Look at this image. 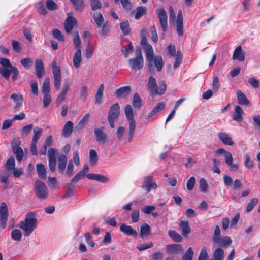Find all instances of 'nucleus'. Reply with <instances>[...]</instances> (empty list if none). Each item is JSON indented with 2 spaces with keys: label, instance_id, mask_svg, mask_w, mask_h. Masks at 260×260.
<instances>
[{
  "label": "nucleus",
  "instance_id": "de8ad7c7",
  "mask_svg": "<svg viewBox=\"0 0 260 260\" xmlns=\"http://www.w3.org/2000/svg\"><path fill=\"white\" fill-rule=\"evenodd\" d=\"M146 53V58L147 61H148V68L149 69L151 70V69H152L153 66V62H154V52L153 51H152L151 52H148Z\"/></svg>",
  "mask_w": 260,
  "mask_h": 260
},
{
  "label": "nucleus",
  "instance_id": "ddd939ff",
  "mask_svg": "<svg viewBox=\"0 0 260 260\" xmlns=\"http://www.w3.org/2000/svg\"><path fill=\"white\" fill-rule=\"evenodd\" d=\"M19 145L20 142H17L14 144H12V147L13 152L16 155L17 160L19 162H21L24 156V153L22 149L19 146Z\"/></svg>",
  "mask_w": 260,
  "mask_h": 260
},
{
  "label": "nucleus",
  "instance_id": "2eb2a0df",
  "mask_svg": "<svg viewBox=\"0 0 260 260\" xmlns=\"http://www.w3.org/2000/svg\"><path fill=\"white\" fill-rule=\"evenodd\" d=\"M120 230L125 234L133 237H137L138 233L136 230L134 229L131 226L125 223H122L120 227Z\"/></svg>",
  "mask_w": 260,
  "mask_h": 260
},
{
  "label": "nucleus",
  "instance_id": "774afa93",
  "mask_svg": "<svg viewBox=\"0 0 260 260\" xmlns=\"http://www.w3.org/2000/svg\"><path fill=\"white\" fill-rule=\"evenodd\" d=\"M208 254L207 249L205 247L202 248L201 251L198 257V260H206L207 258Z\"/></svg>",
  "mask_w": 260,
  "mask_h": 260
},
{
  "label": "nucleus",
  "instance_id": "a878e982",
  "mask_svg": "<svg viewBox=\"0 0 260 260\" xmlns=\"http://www.w3.org/2000/svg\"><path fill=\"white\" fill-rule=\"evenodd\" d=\"M243 111L240 106H236L233 114V118L237 121H240L242 120V113Z\"/></svg>",
  "mask_w": 260,
  "mask_h": 260
},
{
  "label": "nucleus",
  "instance_id": "603ef678",
  "mask_svg": "<svg viewBox=\"0 0 260 260\" xmlns=\"http://www.w3.org/2000/svg\"><path fill=\"white\" fill-rule=\"evenodd\" d=\"M50 79L49 77H47L44 79V82L43 83L42 92L44 93H49L50 88Z\"/></svg>",
  "mask_w": 260,
  "mask_h": 260
},
{
  "label": "nucleus",
  "instance_id": "680f3d73",
  "mask_svg": "<svg viewBox=\"0 0 260 260\" xmlns=\"http://www.w3.org/2000/svg\"><path fill=\"white\" fill-rule=\"evenodd\" d=\"M21 64L26 69H29L30 67L31 64L32 63V60L30 58H25L21 60Z\"/></svg>",
  "mask_w": 260,
  "mask_h": 260
},
{
  "label": "nucleus",
  "instance_id": "f03ea898",
  "mask_svg": "<svg viewBox=\"0 0 260 260\" xmlns=\"http://www.w3.org/2000/svg\"><path fill=\"white\" fill-rule=\"evenodd\" d=\"M160 87L158 88L155 78L152 76H150L147 85L149 93L153 95L163 94L167 89V84L165 81H162L160 82Z\"/></svg>",
  "mask_w": 260,
  "mask_h": 260
},
{
  "label": "nucleus",
  "instance_id": "393cba45",
  "mask_svg": "<svg viewBox=\"0 0 260 260\" xmlns=\"http://www.w3.org/2000/svg\"><path fill=\"white\" fill-rule=\"evenodd\" d=\"M81 61V49L79 48L77 50L73 56V61L74 67L76 68H78L80 67Z\"/></svg>",
  "mask_w": 260,
  "mask_h": 260
},
{
  "label": "nucleus",
  "instance_id": "f704fd0d",
  "mask_svg": "<svg viewBox=\"0 0 260 260\" xmlns=\"http://www.w3.org/2000/svg\"><path fill=\"white\" fill-rule=\"evenodd\" d=\"M220 140L225 145H232L234 143L229 136L224 133H220L218 134Z\"/></svg>",
  "mask_w": 260,
  "mask_h": 260
},
{
  "label": "nucleus",
  "instance_id": "49530a36",
  "mask_svg": "<svg viewBox=\"0 0 260 260\" xmlns=\"http://www.w3.org/2000/svg\"><path fill=\"white\" fill-rule=\"evenodd\" d=\"M134 50V46L131 42H129V44L127 47L122 46L121 52L124 55L125 57H127L129 52H132Z\"/></svg>",
  "mask_w": 260,
  "mask_h": 260
},
{
  "label": "nucleus",
  "instance_id": "0eeeda50",
  "mask_svg": "<svg viewBox=\"0 0 260 260\" xmlns=\"http://www.w3.org/2000/svg\"><path fill=\"white\" fill-rule=\"evenodd\" d=\"M124 113L129 124V130H135L136 121L134 117L133 109L130 105H126L125 106Z\"/></svg>",
  "mask_w": 260,
  "mask_h": 260
},
{
  "label": "nucleus",
  "instance_id": "864d4df0",
  "mask_svg": "<svg viewBox=\"0 0 260 260\" xmlns=\"http://www.w3.org/2000/svg\"><path fill=\"white\" fill-rule=\"evenodd\" d=\"M15 162L14 157H10L7 161L5 167L7 171H10L14 169Z\"/></svg>",
  "mask_w": 260,
  "mask_h": 260
},
{
  "label": "nucleus",
  "instance_id": "4be33fe9",
  "mask_svg": "<svg viewBox=\"0 0 260 260\" xmlns=\"http://www.w3.org/2000/svg\"><path fill=\"white\" fill-rule=\"evenodd\" d=\"M15 66H12L11 67H0V75L6 81L10 80V75L12 73V70Z\"/></svg>",
  "mask_w": 260,
  "mask_h": 260
},
{
  "label": "nucleus",
  "instance_id": "20e7f679",
  "mask_svg": "<svg viewBox=\"0 0 260 260\" xmlns=\"http://www.w3.org/2000/svg\"><path fill=\"white\" fill-rule=\"evenodd\" d=\"M120 106L117 103L111 106L107 117L110 128L114 127L115 121L118 119L120 114Z\"/></svg>",
  "mask_w": 260,
  "mask_h": 260
},
{
  "label": "nucleus",
  "instance_id": "b1692460",
  "mask_svg": "<svg viewBox=\"0 0 260 260\" xmlns=\"http://www.w3.org/2000/svg\"><path fill=\"white\" fill-rule=\"evenodd\" d=\"M104 85L103 84H100L95 95V104L100 105L102 103V98L103 96V91Z\"/></svg>",
  "mask_w": 260,
  "mask_h": 260
},
{
  "label": "nucleus",
  "instance_id": "473e14b6",
  "mask_svg": "<svg viewBox=\"0 0 260 260\" xmlns=\"http://www.w3.org/2000/svg\"><path fill=\"white\" fill-rule=\"evenodd\" d=\"M168 235L174 242H181L183 240L181 235L177 233L175 230H169L168 231Z\"/></svg>",
  "mask_w": 260,
  "mask_h": 260
},
{
  "label": "nucleus",
  "instance_id": "c85d7f7f",
  "mask_svg": "<svg viewBox=\"0 0 260 260\" xmlns=\"http://www.w3.org/2000/svg\"><path fill=\"white\" fill-rule=\"evenodd\" d=\"M213 260H223L224 257V252L223 249L221 247H218L213 252Z\"/></svg>",
  "mask_w": 260,
  "mask_h": 260
},
{
  "label": "nucleus",
  "instance_id": "79ce46f5",
  "mask_svg": "<svg viewBox=\"0 0 260 260\" xmlns=\"http://www.w3.org/2000/svg\"><path fill=\"white\" fill-rule=\"evenodd\" d=\"M154 66L157 71H160L164 66V61L160 55L156 56L154 58Z\"/></svg>",
  "mask_w": 260,
  "mask_h": 260
},
{
  "label": "nucleus",
  "instance_id": "ea45409f",
  "mask_svg": "<svg viewBox=\"0 0 260 260\" xmlns=\"http://www.w3.org/2000/svg\"><path fill=\"white\" fill-rule=\"evenodd\" d=\"M147 8L145 6H138L136 8V13L135 18L136 20L140 19L143 16L146 14Z\"/></svg>",
  "mask_w": 260,
  "mask_h": 260
},
{
  "label": "nucleus",
  "instance_id": "72a5a7b5",
  "mask_svg": "<svg viewBox=\"0 0 260 260\" xmlns=\"http://www.w3.org/2000/svg\"><path fill=\"white\" fill-rule=\"evenodd\" d=\"M150 226L147 223H144L140 226V235L141 238H143L144 236H147L150 234Z\"/></svg>",
  "mask_w": 260,
  "mask_h": 260
},
{
  "label": "nucleus",
  "instance_id": "423d86ee",
  "mask_svg": "<svg viewBox=\"0 0 260 260\" xmlns=\"http://www.w3.org/2000/svg\"><path fill=\"white\" fill-rule=\"evenodd\" d=\"M9 216L7 205L2 202L0 205V226L4 229L6 227Z\"/></svg>",
  "mask_w": 260,
  "mask_h": 260
},
{
  "label": "nucleus",
  "instance_id": "58836bf2",
  "mask_svg": "<svg viewBox=\"0 0 260 260\" xmlns=\"http://www.w3.org/2000/svg\"><path fill=\"white\" fill-rule=\"evenodd\" d=\"M65 187L68 188V190L66 194L63 196V198H68L73 196L75 193V186L71 182H68L64 185Z\"/></svg>",
  "mask_w": 260,
  "mask_h": 260
},
{
  "label": "nucleus",
  "instance_id": "338daca9",
  "mask_svg": "<svg viewBox=\"0 0 260 260\" xmlns=\"http://www.w3.org/2000/svg\"><path fill=\"white\" fill-rule=\"evenodd\" d=\"M248 83L254 88H257L259 86V82L254 77L249 78L248 79Z\"/></svg>",
  "mask_w": 260,
  "mask_h": 260
},
{
  "label": "nucleus",
  "instance_id": "f8f14e48",
  "mask_svg": "<svg viewBox=\"0 0 260 260\" xmlns=\"http://www.w3.org/2000/svg\"><path fill=\"white\" fill-rule=\"evenodd\" d=\"M94 137L99 144H104L108 142L109 136L104 131H94Z\"/></svg>",
  "mask_w": 260,
  "mask_h": 260
},
{
  "label": "nucleus",
  "instance_id": "13d9d810",
  "mask_svg": "<svg viewBox=\"0 0 260 260\" xmlns=\"http://www.w3.org/2000/svg\"><path fill=\"white\" fill-rule=\"evenodd\" d=\"M42 94L43 95V107L46 108L49 106L51 101V97L49 93H44Z\"/></svg>",
  "mask_w": 260,
  "mask_h": 260
},
{
  "label": "nucleus",
  "instance_id": "e433bc0d",
  "mask_svg": "<svg viewBox=\"0 0 260 260\" xmlns=\"http://www.w3.org/2000/svg\"><path fill=\"white\" fill-rule=\"evenodd\" d=\"M36 168L39 177L41 178H45L47 173L45 166L42 163L37 164Z\"/></svg>",
  "mask_w": 260,
  "mask_h": 260
},
{
  "label": "nucleus",
  "instance_id": "0e129e2a",
  "mask_svg": "<svg viewBox=\"0 0 260 260\" xmlns=\"http://www.w3.org/2000/svg\"><path fill=\"white\" fill-rule=\"evenodd\" d=\"M193 252L191 247H189L182 256L183 260H192Z\"/></svg>",
  "mask_w": 260,
  "mask_h": 260
},
{
  "label": "nucleus",
  "instance_id": "c9c22d12",
  "mask_svg": "<svg viewBox=\"0 0 260 260\" xmlns=\"http://www.w3.org/2000/svg\"><path fill=\"white\" fill-rule=\"evenodd\" d=\"M93 19L95 24L98 28H100L101 25L104 23V19L101 13H95L93 14Z\"/></svg>",
  "mask_w": 260,
  "mask_h": 260
},
{
  "label": "nucleus",
  "instance_id": "1a4fd4ad",
  "mask_svg": "<svg viewBox=\"0 0 260 260\" xmlns=\"http://www.w3.org/2000/svg\"><path fill=\"white\" fill-rule=\"evenodd\" d=\"M214 245L221 247H226L232 243V240L229 236L219 237L213 240Z\"/></svg>",
  "mask_w": 260,
  "mask_h": 260
},
{
  "label": "nucleus",
  "instance_id": "bb28decb",
  "mask_svg": "<svg viewBox=\"0 0 260 260\" xmlns=\"http://www.w3.org/2000/svg\"><path fill=\"white\" fill-rule=\"evenodd\" d=\"M237 95L238 102L240 105H248L249 104L250 101L241 91H238Z\"/></svg>",
  "mask_w": 260,
  "mask_h": 260
},
{
  "label": "nucleus",
  "instance_id": "dca6fc26",
  "mask_svg": "<svg viewBox=\"0 0 260 260\" xmlns=\"http://www.w3.org/2000/svg\"><path fill=\"white\" fill-rule=\"evenodd\" d=\"M86 176L90 180H95L102 183H106L109 181L107 177L100 174L89 173L87 174Z\"/></svg>",
  "mask_w": 260,
  "mask_h": 260
},
{
  "label": "nucleus",
  "instance_id": "8fccbe9b",
  "mask_svg": "<svg viewBox=\"0 0 260 260\" xmlns=\"http://www.w3.org/2000/svg\"><path fill=\"white\" fill-rule=\"evenodd\" d=\"M90 2L91 9L92 11H95L102 8V3L100 0H89Z\"/></svg>",
  "mask_w": 260,
  "mask_h": 260
},
{
  "label": "nucleus",
  "instance_id": "9d476101",
  "mask_svg": "<svg viewBox=\"0 0 260 260\" xmlns=\"http://www.w3.org/2000/svg\"><path fill=\"white\" fill-rule=\"evenodd\" d=\"M146 30L145 29H142L141 31V39L140 44L143 49L146 51L151 52L153 51L152 46L148 43L147 39L146 36Z\"/></svg>",
  "mask_w": 260,
  "mask_h": 260
},
{
  "label": "nucleus",
  "instance_id": "09e8293b",
  "mask_svg": "<svg viewBox=\"0 0 260 260\" xmlns=\"http://www.w3.org/2000/svg\"><path fill=\"white\" fill-rule=\"evenodd\" d=\"M175 58L173 68L176 69L181 64L182 61L183 55L181 51L178 50Z\"/></svg>",
  "mask_w": 260,
  "mask_h": 260
},
{
  "label": "nucleus",
  "instance_id": "cd10ccee",
  "mask_svg": "<svg viewBox=\"0 0 260 260\" xmlns=\"http://www.w3.org/2000/svg\"><path fill=\"white\" fill-rule=\"evenodd\" d=\"M101 30L100 31V35L101 37L105 38L110 32V25L108 22H106L101 25Z\"/></svg>",
  "mask_w": 260,
  "mask_h": 260
},
{
  "label": "nucleus",
  "instance_id": "9b49d317",
  "mask_svg": "<svg viewBox=\"0 0 260 260\" xmlns=\"http://www.w3.org/2000/svg\"><path fill=\"white\" fill-rule=\"evenodd\" d=\"M128 64L132 70H141L144 65L143 58L135 57L128 60Z\"/></svg>",
  "mask_w": 260,
  "mask_h": 260
},
{
  "label": "nucleus",
  "instance_id": "5fc2aeb1",
  "mask_svg": "<svg viewBox=\"0 0 260 260\" xmlns=\"http://www.w3.org/2000/svg\"><path fill=\"white\" fill-rule=\"evenodd\" d=\"M176 31L179 37H182L184 34L183 21H181L180 19L176 21Z\"/></svg>",
  "mask_w": 260,
  "mask_h": 260
},
{
  "label": "nucleus",
  "instance_id": "a18cd8bd",
  "mask_svg": "<svg viewBox=\"0 0 260 260\" xmlns=\"http://www.w3.org/2000/svg\"><path fill=\"white\" fill-rule=\"evenodd\" d=\"M58 154V149L50 148L48 151V161H56V155Z\"/></svg>",
  "mask_w": 260,
  "mask_h": 260
},
{
  "label": "nucleus",
  "instance_id": "c756f323",
  "mask_svg": "<svg viewBox=\"0 0 260 260\" xmlns=\"http://www.w3.org/2000/svg\"><path fill=\"white\" fill-rule=\"evenodd\" d=\"M89 113H87L85 115V116L80 120L76 126L77 130H80L84 128L89 121Z\"/></svg>",
  "mask_w": 260,
  "mask_h": 260
},
{
  "label": "nucleus",
  "instance_id": "6ab92c4d",
  "mask_svg": "<svg viewBox=\"0 0 260 260\" xmlns=\"http://www.w3.org/2000/svg\"><path fill=\"white\" fill-rule=\"evenodd\" d=\"M131 88L129 86H125L117 89L115 91V95L117 98H125L129 94Z\"/></svg>",
  "mask_w": 260,
  "mask_h": 260
},
{
  "label": "nucleus",
  "instance_id": "aec40b11",
  "mask_svg": "<svg viewBox=\"0 0 260 260\" xmlns=\"http://www.w3.org/2000/svg\"><path fill=\"white\" fill-rule=\"evenodd\" d=\"M245 52L242 50V47L239 46L236 48L233 55V59L243 61L245 59Z\"/></svg>",
  "mask_w": 260,
  "mask_h": 260
},
{
  "label": "nucleus",
  "instance_id": "f3484780",
  "mask_svg": "<svg viewBox=\"0 0 260 260\" xmlns=\"http://www.w3.org/2000/svg\"><path fill=\"white\" fill-rule=\"evenodd\" d=\"M35 74L38 78H41L43 76L44 71V67L43 61L40 59H36L35 63Z\"/></svg>",
  "mask_w": 260,
  "mask_h": 260
},
{
  "label": "nucleus",
  "instance_id": "412c9836",
  "mask_svg": "<svg viewBox=\"0 0 260 260\" xmlns=\"http://www.w3.org/2000/svg\"><path fill=\"white\" fill-rule=\"evenodd\" d=\"M179 227L182 231V235L184 237H186L191 232V229L188 221L182 220L179 224Z\"/></svg>",
  "mask_w": 260,
  "mask_h": 260
},
{
  "label": "nucleus",
  "instance_id": "052dcab7",
  "mask_svg": "<svg viewBox=\"0 0 260 260\" xmlns=\"http://www.w3.org/2000/svg\"><path fill=\"white\" fill-rule=\"evenodd\" d=\"M47 8L50 11H54L57 9V4L53 0H47L46 2Z\"/></svg>",
  "mask_w": 260,
  "mask_h": 260
},
{
  "label": "nucleus",
  "instance_id": "7c9ffc66",
  "mask_svg": "<svg viewBox=\"0 0 260 260\" xmlns=\"http://www.w3.org/2000/svg\"><path fill=\"white\" fill-rule=\"evenodd\" d=\"M132 104L137 109L141 108L142 106V100L138 92L135 93L133 95Z\"/></svg>",
  "mask_w": 260,
  "mask_h": 260
},
{
  "label": "nucleus",
  "instance_id": "2f4dec72",
  "mask_svg": "<svg viewBox=\"0 0 260 260\" xmlns=\"http://www.w3.org/2000/svg\"><path fill=\"white\" fill-rule=\"evenodd\" d=\"M120 28L124 36L128 35L131 32V28L128 20L121 22L119 24Z\"/></svg>",
  "mask_w": 260,
  "mask_h": 260
},
{
  "label": "nucleus",
  "instance_id": "6e6d98bb",
  "mask_svg": "<svg viewBox=\"0 0 260 260\" xmlns=\"http://www.w3.org/2000/svg\"><path fill=\"white\" fill-rule=\"evenodd\" d=\"M199 190L203 192H206L208 189V184L205 178H202L199 181Z\"/></svg>",
  "mask_w": 260,
  "mask_h": 260
},
{
  "label": "nucleus",
  "instance_id": "e2e57ef3",
  "mask_svg": "<svg viewBox=\"0 0 260 260\" xmlns=\"http://www.w3.org/2000/svg\"><path fill=\"white\" fill-rule=\"evenodd\" d=\"M73 43L75 45V47L77 49L79 48L81 49V41L80 40L78 32L77 31L75 36L73 39Z\"/></svg>",
  "mask_w": 260,
  "mask_h": 260
},
{
  "label": "nucleus",
  "instance_id": "c03bdc74",
  "mask_svg": "<svg viewBox=\"0 0 260 260\" xmlns=\"http://www.w3.org/2000/svg\"><path fill=\"white\" fill-rule=\"evenodd\" d=\"M98 161V155L96 151L91 149L89 151V163L91 165H94Z\"/></svg>",
  "mask_w": 260,
  "mask_h": 260
},
{
  "label": "nucleus",
  "instance_id": "4d7b16f0",
  "mask_svg": "<svg viewBox=\"0 0 260 260\" xmlns=\"http://www.w3.org/2000/svg\"><path fill=\"white\" fill-rule=\"evenodd\" d=\"M52 35L53 37L58 40L63 42L64 41V37L61 32V31L58 29H54L52 31Z\"/></svg>",
  "mask_w": 260,
  "mask_h": 260
},
{
  "label": "nucleus",
  "instance_id": "4468645a",
  "mask_svg": "<svg viewBox=\"0 0 260 260\" xmlns=\"http://www.w3.org/2000/svg\"><path fill=\"white\" fill-rule=\"evenodd\" d=\"M166 250L168 253L176 254L182 252V248L180 244H172L167 245Z\"/></svg>",
  "mask_w": 260,
  "mask_h": 260
},
{
  "label": "nucleus",
  "instance_id": "39448f33",
  "mask_svg": "<svg viewBox=\"0 0 260 260\" xmlns=\"http://www.w3.org/2000/svg\"><path fill=\"white\" fill-rule=\"evenodd\" d=\"M141 188L145 190L147 193L150 192L152 189H157V185L152 175H148L144 177L142 182Z\"/></svg>",
  "mask_w": 260,
  "mask_h": 260
},
{
  "label": "nucleus",
  "instance_id": "4c0bfd02",
  "mask_svg": "<svg viewBox=\"0 0 260 260\" xmlns=\"http://www.w3.org/2000/svg\"><path fill=\"white\" fill-rule=\"evenodd\" d=\"M67 161V158L64 155H61L58 158V170L62 173L65 169Z\"/></svg>",
  "mask_w": 260,
  "mask_h": 260
},
{
  "label": "nucleus",
  "instance_id": "5701e85b",
  "mask_svg": "<svg viewBox=\"0 0 260 260\" xmlns=\"http://www.w3.org/2000/svg\"><path fill=\"white\" fill-rule=\"evenodd\" d=\"M165 104L164 102H161L156 104L155 107L147 115L146 118H149L156 114L157 112L163 110L165 109Z\"/></svg>",
  "mask_w": 260,
  "mask_h": 260
},
{
  "label": "nucleus",
  "instance_id": "bf43d9fd",
  "mask_svg": "<svg viewBox=\"0 0 260 260\" xmlns=\"http://www.w3.org/2000/svg\"><path fill=\"white\" fill-rule=\"evenodd\" d=\"M258 199L256 198L252 199L248 203L246 208L247 212H250L258 203Z\"/></svg>",
  "mask_w": 260,
  "mask_h": 260
},
{
  "label": "nucleus",
  "instance_id": "3c124183",
  "mask_svg": "<svg viewBox=\"0 0 260 260\" xmlns=\"http://www.w3.org/2000/svg\"><path fill=\"white\" fill-rule=\"evenodd\" d=\"M12 239L16 241H20L22 238V233L20 230L14 229L11 232Z\"/></svg>",
  "mask_w": 260,
  "mask_h": 260
},
{
  "label": "nucleus",
  "instance_id": "f257e3e1",
  "mask_svg": "<svg viewBox=\"0 0 260 260\" xmlns=\"http://www.w3.org/2000/svg\"><path fill=\"white\" fill-rule=\"evenodd\" d=\"M36 216L35 212H29L26 213L25 220L20 222L19 228L24 231V236H29L37 228L38 220Z\"/></svg>",
  "mask_w": 260,
  "mask_h": 260
},
{
  "label": "nucleus",
  "instance_id": "6e6552de",
  "mask_svg": "<svg viewBox=\"0 0 260 260\" xmlns=\"http://www.w3.org/2000/svg\"><path fill=\"white\" fill-rule=\"evenodd\" d=\"M156 14L159 18L161 28L163 31L167 32L168 30V18L167 12L162 8H159L156 11Z\"/></svg>",
  "mask_w": 260,
  "mask_h": 260
},
{
  "label": "nucleus",
  "instance_id": "7ed1b4c3",
  "mask_svg": "<svg viewBox=\"0 0 260 260\" xmlns=\"http://www.w3.org/2000/svg\"><path fill=\"white\" fill-rule=\"evenodd\" d=\"M34 191L36 197L40 200L46 199L49 194L47 186L40 180H37L35 182Z\"/></svg>",
  "mask_w": 260,
  "mask_h": 260
},
{
  "label": "nucleus",
  "instance_id": "69168bd1",
  "mask_svg": "<svg viewBox=\"0 0 260 260\" xmlns=\"http://www.w3.org/2000/svg\"><path fill=\"white\" fill-rule=\"evenodd\" d=\"M30 86L31 89V92L35 95H38L39 93L38 91V85L37 82L35 80H31L30 82Z\"/></svg>",
  "mask_w": 260,
  "mask_h": 260
},
{
  "label": "nucleus",
  "instance_id": "37998d69",
  "mask_svg": "<svg viewBox=\"0 0 260 260\" xmlns=\"http://www.w3.org/2000/svg\"><path fill=\"white\" fill-rule=\"evenodd\" d=\"M56 64L55 60H54L51 63L53 77H61L60 68Z\"/></svg>",
  "mask_w": 260,
  "mask_h": 260
},
{
  "label": "nucleus",
  "instance_id": "a19ab883",
  "mask_svg": "<svg viewBox=\"0 0 260 260\" xmlns=\"http://www.w3.org/2000/svg\"><path fill=\"white\" fill-rule=\"evenodd\" d=\"M76 11H82L84 8V3L83 0H70Z\"/></svg>",
  "mask_w": 260,
  "mask_h": 260
},
{
  "label": "nucleus",
  "instance_id": "a211bd4d",
  "mask_svg": "<svg viewBox=\"0 0 260 260\" xmlns=\"http://www.w3.org/2000/svg\"><path fill=\"white\" fill-rule=\"evenodd\" d=\"M76 23L77 20L75 17L72 16L68 17L64 22V29L66 32L68 34L71 32Z\"/></svg>",
  "mask_w": 260,
  "mask_h": 260
}]
</instances>
